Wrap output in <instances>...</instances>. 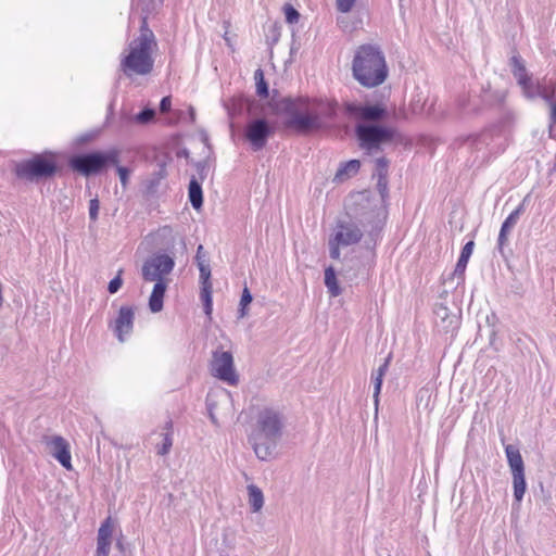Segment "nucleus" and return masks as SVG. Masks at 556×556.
Instances as JSON below:
<instances>
[{
	"mask_svg": "<svg viewBox=\"0 0 556 556\" xmlns=\"http://www.w3.org/2000/svg\"><path fill=\"white\" fill-rule=\"evenodd\" d=\"M273 110L286 115L285 126L300 134L327 130L337 117L338 103L329 100L285 97L276 101Z\"/></svg>",
	"mask_w": 556,
	"mask_h": 556,
	"instance_id": "nucleus-1",
	"label": "nucleus"
},
{
	"mask_svg": "<svg viewBox=\"0 0 556 556\" xmlns=\"http://www.w3.org/2000/svg\"><path fill=\"white\" fill-rule=\"evenodd\" d=\"M282 431L283 415L280 410L265 407L258 412L249 443L260 460H268L274 456Z\"/></svg>",
	"mask_w": 556,
	"mask_h": 556,
	"instance_id": "nucleus-2",
	"label": "nucleus"
},
{
	"mask_svg": "<svg viewBox=\"0 0 556 556\" xmlns=\"http://www.w3.org/2000/svg\"><path fill=\"white\" fill-rule=\"evenodd\" d=\"M139 30V36L128 45V53L121 59V71L128 78H132L135 75H149L154 67L152 52L153 48L157 46L154 33L144 20L140 24Z\"/></svg>",
	"mask_w": 556,
	"mask_h": 556,
	"instance_id": "nucleus-3",
	"label": "nucleus"
},
{
	"mask_svg": "<svg viewBox=\"0 0 556 556\" xmlns=\"http://www.w3.org/2000/svg\"><path fill=\"white\" fill-rule=\"evenodd\" d=\"M352 71L354 78L364 87L381 85L388 76L383 52L374 45L361 46L353 59Z\"/></svg>",
	"mask_w": 556,
	"mask_h": 556,
	"instance_id": "nucleus-4",
	"label": "nucleus"
},
{
	"mask_svg": "<svg viewBox=\"0 0 556 556\" xmlns=\"http://www.w3.org/2000/svg\"><path fill=\"white\" fill-rule=\"evenodd\" d=\"M59 166L55 154L50 151L36 153L30 159L13 162L15 178L26 182H40L55 176Z\"/></svg>",
	"mask_w": 556,
	"mask_h": 556,
	"instance_id": "nucleus-5",
	"label": "nucleus"
},
{
	"mask_svg": "<svg viewBox=\"0 0 556 556\" xmlns=\"http://www.w3.org/2000/svg\"><path fill=\"white\" fill-rule=\"evenodd\" d=\"M355 137L359 148L368 155L382 151L383 144L402 139L397 129L379 123H358L355 126Z\"/></svg>",
	"mask_w": 556,
	"mask_h": 556,
	"instance_id": "nucleus-6",
	"label": "nucleus"
},
{
	"mask_svg": "<svg viewBox=\"0 0 556 556\" xmlns=\"http://www.w3.org/2000/svg\"><path fill=\"white\" fill-rule=\"evenodd\" d=\"M121 151L110 149L106 151H91L74 154L68 160V166L76 173L90 177L100 174L111 165L119 163Z\"/></svg>",
	"mask_w": 556,
	"mask_h": 556,
	"instance_id": "nucleus-7",
	"label": "nucleus"
},
{
	"mask_svg": "<svg viewBox=\"0 0 556 556\" xmlns=\"http://www.w3.org/2000/svg\"><path fill=\"white\" fill-rule=\"evenodd\" d=\"M509 65L511 74L521 88L522 96L527 100L533 101L538 98L544 101L551 100L549 98L554 89H548L544 80L535 79L533 75L527 71L523 60L519 54H514L510 58Z\"/></svg>",
	"mask_w": 556,
	"mask_h": 556,
	"instance_id": "nucleus-8",
	"label": "nucleus"
},
{
	"mask_svg": "<svg viewBox=\"0 0 556 556\" xmlns=\"http://www.w3.org/2000/svg\"><path fill=\"white\" fill-rule=\"evenodd\" d=\"M504 450L513 477L514 500L520 504L527 491L525 462L517 445L507 444Z\"/></svg>",
	"mask_w": 556,
	"mask_h": 556,
	"instance_id": "nucleus-9",
	"label": "nucleus"
},
{
	"mask_svg": "<svg viewBox=\"0 0 556 556\" xmlns=\"http://www.w3.org/2000/svg\"><path fill=\"white\" fill-rule=\"evenodd\" d=\"M211 374L229 386L239 383V375L235 368L233 355L230 351L216 349L212 353Z\"/></svg>",
	"mask_w": 556,
	"mask_h": 556,
	"instance_id": "nucleus-10",
	"label": "nucleus"
},
{
	"mask_svg": "<svg viewBox=\"0 0 556 556\" xmlns=\"http://www.w3.org/2000/svg\"><path fill=\"white\" fill-rule=\"evenodd\" d=\"M348 210L349 220H338L336 226V232L333 235V237H336V240L339 243H342V247L356 244L361 241L363 237V231L356 225V223L352 220V217L357 219L359 223H364V220L366 219L364 218V214L359 213L356 208L349 206Z\"/></svg>",
	"mask_w": 556,
	"mask_h": 556,
	"instance_id": "nucleus-11",
	"label": "nucleus"
},
{
	"mask_svg": "<svg viewBox=\"0 0 556 556\" xmlns=\"http://www.w3.org/2000/svg\"><path fill=\"white\" fill-rule=\"evenodd\" d=\"M274 134L275 127L267 118L255 117L247 123L243 136L253 151H261Z\"/></svg>",
	"mask_w": 556,
	"mask_h": 556,
	"instance_id": "nucleus-12",
	"label": "nucleus"
},
{
	"mask_svg": "<svg viewBox=\"0 0 556 556\" xmlns=\"http://www.w3.org/2000/svg\"><path fill=\"white\" fill-rule=\"evenodd\" d=\"M175 267V260L166 253H156L146 260L141 275L144 281H157L164 279L163 276L168 275Z\"/></svg>",
	"mask_w": 556,
	"mask_h": 556,
	"instance_id": "nucleus-13",
	"label": "nucleus"
},
{
	"mask_svg": "<svg viewBox=\"0 0 556 556\" xmlns=\"http://www.w3.org/2000/svg\"><path fill=\"white\" fill-rule=\"evenodd\" d=\"M345 111L351 116L364 121L365 123H379L388 117V110L381 103H354L345 104Z\"/></svg>",
	"mask_w": 556,
	"mask_h": 556,
	"instance_id": "nucleus-14",
	"label": "nucleus"
},
{
	"mask_svg": "<svg viewBox=\"0 0 556 556\" xmlns=\"http://www.w3.org/2000/svg\"><path fill=\"white\" fill-rule=\"evenodd\" d=\"M197 265L200 271L201 292L200 298L203 303L205 315L211 316L213 312L211 267L203 257H197Z\"/></svg>",
	"mask_w": 556,
	"mask_h": 556,
	"instance_id": "nucleus-15",
	"label": "nucleus"
},
{
	"mask_svg": "<svg viewBox=\"0 0 556 556\" xmlns=\"http://www.w3.org/2000/svg\"><path fill=\"white\" fill-rule=\"evenodd\" d=\"M134 320V308L131 306H122L118 311L117 317L114 321L110 323L109 326L119 342H124L126 336L130 334L132 331Z\"/></svg>",
	"mask_w": 556,
	"mask_h": 556,
	"instance_id": "nucleus-16",
	"label": "nucleus"
},
{
	"mask_svg": "<svg viewBox=\"0 0 556 556\" xmlns=\"http://www.w3.org/2000/svg\"><path fill=\"white\" fill-rule=\"evenodd\" d=\"M433 313L435 325L441 331L451 333L453 336L454 332L459 328V315L452 313L444 304H437Z\"/></svg>",
	"mask_w": 556,
	"mask_h": 556,
	"instance_id": "nucleus-17",
	"label": "nucleus"
},
{
	"mask_svg": "<svg viewBox=\"0 0 556 556\" xmlns=\"http://www.w3.org/2000/svg\"><path fill=\"white\" fill-rule=\"evenodd\" d=\"M114 532V522L111 516L106 517L99 530L97 536L96 556H109Z\"/></svg>",
	"mask_w": 556,
	"mask_h": 556,
	"instance_id": "nucleus-18",
	"label": "nucleus"
},
{
	"mask_svg": "<svg viewBox=\"0 0 556 556\" xmlns=\"http://www.w3.org/2000/svg\"><path fill=\"white\" fill-rule=\"evenodd\" d=\"M49 445L51 446V454L52 456L65 468L71 469L72 468V456L70 451V444L68 442L60 437L54 435L51 441L49 442Z\"/></svg>",
	"mask_w": 556,
	"mask_h": 556,
	"instance_id": "nucleus-19",
	"label": "nucleus"
},
{
	"mask_svg": "<svg viewBox=\"0 0 556 556\" xmlns=\"http://www.w3.org/2000/svg\"><path fill=\"white\" fill-rule=\"evenodd\" d=\"M166 288L167 283L165 279H157V281H155L149 298V308L152 313H159L163 309Z\"/></svg>",
	"mask_w": 556,
	"mask_h": 556,
	"instance_id": "nucleus-20",
	"label": "nucleus"
},
{
	"mask_svg": "<svg viewBox=\"0 0 556 556\" xmlns=\"http://www.w3.org/2000/svg\"><path fill=\"white\" fill-rule=\"evenodd\" d=\"M475 248L473 240H469L462 249L460 255L458 257V261L456 263L454 271L451 274V278H457L458 280H464L465 270L467 267V264L469 262V258L472 254Z\"/></svg>",
	"mask_w": 556,
	"mask_h": 556,
	"instance_id": "nucleus-21",
	"label": "nucleus"
},
{
	"mask_svg": "<svg viewBox=\"0 0 556 556\" xmlns=\"http://www.w3.org/2000/svg\"><path fill=\"white\" fill-rule=\"evenodd\" d=\"M168 161H170V157L168 156L157 159V168L153 172L152 177L147 182V189L149 192H154L159 188L161 180L167 176L166 166Z\"/></svg>",
	"mask_w": 556,
	"mask_h": 556,
	"instance_id": "nucleus-22",
	"label": "nucleus"
},
{
	"mask_svg": "<svg viewBox=\"0 0 556 556\" xmlns=\"http://www.w3.org/2000/svg\"><path fill=\"white\" fill-rule=\"evenodd\" d=\"M489 135L488 134H475L468 135L466 137H460V146L470 150V151H481L485 149L489 144Z\"/></svg>",
	"mask_w": 556,
	"mask_h": 556,
	"instance_id": "nucleus-23",
	"label": "nucleus"
},
{
	"mask_svg": "<svg viewBox=\"0 0 556 556\" xmlns=\"http://www.w3.org/2000/svg\"><path fill=\"white\" fill-rule=\"evenodd\" d=\"M188 197H189L190 204L194 210H200L202 207V205H203L202 182L195 176H192L189 181Z\"/></svg>",
	"mask_w": 556,
	"mask_h": 556,
	"instance_id": "nucleus-24",
	"label": "nucleus"
},
{
	"mask_svg": "<svg viewBox=\"0 0 556 556\" xmlns=\"http://www.w3.org/2000/svg\"><path fill=\"white\" fill-rule=\"evenodd\" d=\"M506 97H507V91L505 90H492L491 88L489 89H483V94H482V102L483 104L490 106V108H501L503 105H505V100H506Z\"/></svg>",
	"mask_w": 556,
	"mask_h": 556,
	"instance_id": "nucleus-25",
	"label": "nucleus"
},
{
	"mask_svg": "<svg viewBox=\"0 0 556 556\" xmlns=\"http://www.w3.org/2000/svg\"><path fill=\"white\" fill-rule=\"evenodd\" d=\"M361 168V162L358 160H350L344 162L338 168L333 181L341 182L350 177L355 176Z\"/></svg>",
	"mask_w": 556,
	"mask_h": 556,
	"instance_id": "nucleus-26",
	"label": "nucleus"
},
{
	"mask_svg": "<svg viewBox=\"0 0 556 556\" xmlns=\"http://www.w3.org/2000/svg\"><path fill=\"white\" fill-rule=\"evenodd\" d=\"M363 265L361 264V261L355 258V257H351V258H345L344 261V264H343V268L341 270V275L348 279L349 281H355L358 276L362 274L363 271Z\"/></svg>",
	"mask_w": 556,
	"mask_h": 556,
	"instance_id": "nucleus-27",
	"label": "nucleus"
},
{
	"mask_svg": "<svg viewBox=\"0 0 556 556\" xmlns=\"http://www.w3.org/2000/svg\"><path fill=\"white\" fill-rule=\"evenodd\" d=\"M251 105L252 101L249 98L244 97L231 98L228 102H225L224 104L230 117L241 114L245 108L250 110Z\"/></svg>",
	"mask_w": 556,
	"mask_h": 556,
	"instance_id": "nucleus-28",
	"label": "nucleus"
},
{
	"mask_svg": "<svg viewBox=\"0 0 556 556\" xmlns=\"http://www.w3.org/2000/svg\"><path fill=\"white\" fill-rule=\"evenodd\" d=\"M325 286L332 298H337L342 293V289L337 279V271L333 266H328L325 269Z\"/></svg>",
	"mask_w": 556,
	"mask_h": 556,
	"instance_id": "nucleus-29",
	"label": "nucleus"
},
{
	"mask_svg": "<svg viewBox=\"0 0 556 556\" xmlns=\"http://www.w3.org/2000/svg\"><path fill=\"white\" fill-rule=\"evenodd\" d=\"M529 195H527L523 201L505 218V220L502 223L500 230H505L509 233V231L516 226L518 223L521 214L525 212V203L527 201Z\"/></svg>",
	"mask_w": 556,
	"mask_h": 556,
	"instance_id": "nucleus-30",
	"label": "nucleus"
},
{
	"mask_svg": "<svg viewBox=\"0 0 556 556\" xmlns=\"http://www.w3.org/2000/svg\"><path fill=\"white\" fill-rule=\"evenodd\" d=\"M249 504L254 513L260 511L264 505L262 490L255 484L248 485Z\"/></svg>",
	"mask_w": 556,
	"mask_h": 556,
	"instance_id": "nucleus-31",
	"label": "nucleus"
},
{
	"mask_svg": "<svg viewBox=\"0 0 556 556\" xmlns=\"http://www.w3.org/2000/svg\"><path fill=\"white\" fill-rule=\"evenodd\" d=\"M163 0H139L138 5L141 10V23L143 20L148 23V18L151 14L156 13V11L162 7Z\"/></svg>",
	"mask_w": 556,
	"mask_h": 556,
	"instance_id": "nucleus-32",
	"label": "nucleus"
},
{
	"mask_svg": "<svg viewBox=\"0 0 556 556\" xmlns=\"http://www.w3.org/2000/svg\"><path fill=\"white\" fill-rule=\"evenodd\" d=\"M254 79L256 85V94L260 98H267L269 96V86L264 77V72L261 68H257L254 72Z\"/></svg>",
	"mask_w": 556,
	"mask_h": 556,
	"instance_id": "nucleus-33",
	"label": "nucleus"
},
{
	"mask_svg": "<svg viewBox=\"0 0 556 556\" xmlns=\"http://www.w3.org/2000/svg\"><path fill=\"white\" fill-rule=\"evenodd\" d=\"M252 301H253L252 293L250 292L248 287H244L242 290L239 308H238L239 318H243L247 316L248 306L251 304Z\"/></svg>",
	"mask_w": 556,
	"mask_h": 556,
	"instance_id": "nucleus-34",
	"label": "nucleus"
},
{
	"mask_svg": "<svg viewBox=\"0 0 556 556\" xmlns=\"http://www.w3.org/2000/svg\"><path fill=\"white\" fill-rule=\"evenodd\" d=\"M155 115H156L155 109L144 108L135 115L134 119L138 124L146 125V124L151 123L154 119Z\"/></svg>",
	"mask_w": 556,
	"mask_h": 556,
	"instance_id": "nucleus-35",
	"label": "nucleus"
},
{
	"mask_svg": "<svg viewBox=\"0 0 556 556\" xmlns=\"http://www.w3.org/2000/svg\"><path fill=\"white\" fill-rule=\"evenodd\" d=\"M375 164L374 177H377V179L388 178L389 160L381 156L376 160Z\"/></svg>",
	"mask_w": 556,
	"mask_h": 556,
	"instance_id": "nucleus-36",
	"label": "nucleus"
},
{
	"mask_svg": "<svg viewBox=\"0 0 556 556\" xmlns=\"http://www.w3.org/2000/svg\"><path fill=\"white\" fill-rule=\"evenodd\" d=\"M501 111V117H500V125L501 127L505 128L510 126L515 121V113L513 110L507 108L506 105H503L500 108Z\"/></svg>",
	"mask_w": 556,
	"mask_h": 556,
	"instance_id": "nucleus-37",
	"label": "nucleus"
},
{
	"mask_svg": "<svg viewBox=\"0 0 556 556\" xmlns=\"http://www.w3.org/2000/svg\"><path fill=\"white\" fill-rule=\"evenodd\" d=\"M172 446H173V435H172V432L163 433V442L157 447V454L161 455V456L167 455L169 453Z\"/></svg>",
	"mask_w": 556,
	"mask_h": 556,
	"instance_id": "nucleus-38",
	"label": "nucleus"
},
{
	"mask_svg": "<svg viewBox=\"0 0 556 556\" xmlns=\"http://www.w3.org/2000/svg\"><path fill=\"white\" fill-rule=\"evenodd\" d=\"M286 22L289 24H294L300 18L299 11L290 3H286L283 7Z\"/></svg>",
	"mask_w": 556,
	"mask_h": 556,
	"instance_id": "nucleus-39",
	"label": "nucleus"
},
{
	"mask_svg": "<svg viewBox=\"0 0 556 556\" xmlns=\"http://www.w3.org/2000/svg\"><path fill=\"white\" fill-rule=\"evenodd\" d=\"M371 380H372V383H374V394H372V397H374V403H375V407H376V410H377L378 409V404H379V395H380L381 388H382V382H383V377L371 375Z\"/></svg>",
	"mask_w": 556,
	"mask_h": 556,
	"instance_id": "nucleus-40",
	"label": "nucleus"
},
{
	"mask_svg": "<svg viewBox=\"0 0 556 556\" xmlns=\"http://www.w3.org/2000/svg\"><path fill=\"white\" fill-rule=\"evenodd\" d=\"M280 38V26L278 24H271L268 27V33L266 35V40L269 46H273L278 42Z\"/></svg>",
	"mask_w": 556,
	"mask_h": 556,
	"instance_id": "nucleus-41",
	"label": "nucleus"
},
{
	"mask_svg": "<svg viewBox=\"0 0 556 556\" xmlns=\"http://www.w3.org/2000/svg\"><path fill=\"white\" fill-rule=\"evenodd\" d=\"M122 275H123V269H119L117 271V275L110 280L109 285H108V291L110 294H115L123 286V278H122Z\"/></svg>",
	"mask_w": 556,
	"mask_h": 556,
	"instance_id": "nucleus-42",
	"label": "nucleus"
},
{
	"mask_svg": "<svg viewBox=\"0 0 556 556\" xmlns=\"http://www.w3.org/2000/svg\"><path fill=\"white\" fill-rule=\"evenodd\" d=\"M340 247H342V243H339L336 240V237H333V236L330 237V239H329V256L332 260H339L340 258V255H341Z\"/></svg>",
	"mask_w": 556,
	"mask_h": 556,
	"instance_id": "nucleus-43",
	"label": "nucleus"
},
{
	"mask_svg": "<svg viewBox=\"0 0 556 556\" xmlns=\"http://www.w3.org/2000/svg\"><path fill=\"white\" fill-rule=\"evenodd\" d=\"M508 244V232L505 230H500L497 238V251L498 253L505 257V247Z\"/></svg>",
	"mask_w": 556,
	"mask_h": 556,
	"instance_id": "nucleus-44",
	"label": "nucleus"
},
{
	"mask_svg": "<svg viewBox=\"0 0 556 556\" xmlns=\"http://www.w3.org/2000/svg\"><path fill=\"white\" fill-rule=\"evenodd\" d=\"M114 166L116 167V172L118 174L119 181H121L123 188H126L128 185L130 170L127 167L121 166L118 164L114 165Z\"/></svg>",
	"mask_w": 556,
	"mask_h": 556,
	"instance_id": "nucleus-45",
	"label": "nucleus"
},
{
	"mask_svg": "<svg viewBox=\"0 0 556 556\" xmlns=\"http://www.w3.org/2000/svg\"><path fill=\"white\" fill-rule=\"evenodd\" d=\"M99 208H100V202H99L98 198L91 199L89 201V218H90V220L96 222L98 219Z\"/></svg>",
	"mask_w": 556,
	"mask_h": 556,
	"instance_id": "nucleus-46",
	"label": "nucleus"
},
{
	"mask_svg": "<svg viewBox=\"0 0 556 556\" xmlns=\"http://www.w3.org/2000/svg\"><path fill=\"white\" fill-rule=\"evenodd\" d=\"M356 0H336L337 10L341 13L350 12Z\"/></svg>",
	"mask_w": 556,
	"mask_h": 556,
	"instance_id": "nucleus-47",
	"label": "nucleus"
},
{
	"mask_svg": "<svg viewBox=\"0 0 556 556\" xmlns=\"http://www.w3.org/2000/svg\"><path fill=\"white\" fill-rule=\"evenodd\" d=\"M377 190L382 201H384L389 195L388 178L377 179Z\"/></svg>",
	"mask_w": 556,
	"mask_h": 556,
	"instance_id": "nucleus-48",
	"label": "nucleus"
},
{
	"mask_svg": "<svg viewBox=\"0 0 556 556\" xmlns=\"http://www.w3.org/2000/svg\"><path fill=\"white\" fill-rule=\"evenodd\" d=\"M194 165H195L197 173L199 176L198 179L202 182L207 176L208 166H207L206 162H204V161H199Z\"/></svg>",
	"mask_w": 556,
	"mask_h": 556,
	"instance_id": "nucleus-49",
	"label": "nucleus"
},
{
	"mask_svg": "<svg viewBox=\"0 0 556 556\" xmlns=\"http://www.w3.org/2000/svg\"><path fill=\"white\" fill-rule=\"evenodd\" d=\"M555 91L551 94V100L549 101H545L548 105H549V109H551V113H549V123H551V126L556 124V101H555Z\"/></svg>",
	"mask_w": 556,
	"mask_h": 556,
	"instance_id": "nucleus-50",
	"label": "nucleus"
},
{
	"mask_svg": "<svg viewBox=\"0 0 556 556\" xmlns=\"http://www.w3.org/2000/svg\"><path fill=\"white\" fill-rule=\"evenodd\" d=\"M390 361H391V355L386 357L383 363L376 370H374L371 375L384 377L386 372L388 371Z\"/></svg>",
	"mask_w": 556,
	"mask_h": 556,
	"instance_id": "nucleus-51",
	"label": "nucleus"
},
{
	"mask_svg": "<svg viewBox=\"0 0 556 556\" xmlns=\"http://www.w3.org/2000/svg\"><path fill=\"white\" fill-rule=\"evenodd\" d=\"M170 108H172L170 97L169 96L163 97L160 101V106H159L160 112L167 113V112H169Z\"/></svg>",
	"mask_w": 556,
	"mask_h": 556,
	"instance_id": "nucleus-52",
	"label": "nucleus"
},
{
	"mask_svg": "<svg viewBox=\"0 0 556 556\" xmlns=\"http://www.w3.org/2000/svg\"><path fill=\"white\" fill-rule=\"evenodd\" d=\"M92 138H93L92 134H83L76 138L75 142L77 144H84V143L91 141Z\"/></svg>",
	"mask_w": 556,
	"mask_h": 556,
	"instance_id": "nucleus-53",
	"label": "nucleus"
},
{
	"mask_svg": "<svg viewBox=\"0 0 556 556\" xmlns=\"http://www.w3.org/2000/svg\"><path fill=\"white\" fill-rule=\"evenodd\" d=\"M352 200H353V204H355V205H358L362 202H365L366 205L369 204L368 199L363 193H358L356 197H352Z\"/></svg>",
	"mask_w": 556,
	"mask_h": 556,
	"instance_id": "nucleus-54",
	"label": "nucleus"
},
{
	"mask_svg": "<svg viewBox=\"0 0 556 556\" xmlns=\"http://www.w3.org/2000/svg\"><path fill=\"white\" fill-rule=\"evenodd\" d=\"M176 156L179 157V159L184 157L186 160H189L190 151L188 149H186V148L180 149V150L177 151Z\"/></svg>",
	"mask_w": 556,
	"mask_h": 556,
	"instance_id": "nucleus-55",
	"label": "nucleus"
},
{
	"mask_svg": "<svg viewBox=\"0 0 556 556\" xmlns=\"http://www.w3.org/2000/svg\"><path fill=\"white\" fill-rule=\"evenodd\" d=\"M377 236H378V232H377V231H371V232L369 233V237H370V239L374 241V243H372V247H370V245H369V243H368V244H367V248H372V249H374V248L376 247V239H375V237H377Z\"/></svg>",
	"mask_w": 556,
	"mask_h": 556,
	"instance_id": "nucleus-56",
	"label": "nucleus"
},
{
	"mask_svg": "<svg viewBox=\"0 0 556 556\" xmlns=\"http://www.w3.org/2000/svg\"><path fill=\"white\" fill-rule=\"evenodd\" d=\"M165 430H166V432H172L173 433V422H172V420H169V421H167L165 424Z\"/></svg>",
	"mask_w": 556,
	"mask_h": 556,
	"instance_id": "nucleus-57",
	"label": "nucleus"
},
{
	"mask_svg": "<svg viewBox=\"0 0 556 556\" xmlns=\"http://www.w3.org/2000/svg\"><path fill=\"white\" fill-rule=\"evenodd\" d=\"M189 115H190L191 122H194V119H195V111H194V109L192 106L189 108Z\"/></svg>",
	"mask_w": 556,
	"mask_h": 556,
	"instance_id": "nucleus-58",
	"label": "nucleus"
},
{
	"mask_svg": "<svg viewBox=\"0 0 556 556\" xmlns=\"http://www.w3.org/2000/svg\"><path fill=\"white\" fill-rule=\"evenodd\" d=\"M116 548L119 549L121 552H124V544L119 539L116 541Z\"/></svg>",
	"mask_w": 556,
	"mask_h": 556,
	"instance_id": "nucleus-59",
	"label": "nucleus"
},
{
	"mask_svg": "<svg viewBox=\"0 0 556 556\" xmlns=\"http://www.w3.org/2000/svg\"><path fill=\"white\" fill-rule=\"evenodd\" d=\"M202 251H203V247L202 245H199L198 247V250H197V255H195V258L199 256V257H203L202 256Z\"/></svg>",
	"mask_w": 556,
	"mask_h": 556,
	"instance_id": "nucleus-60",
	"label": "nucleus"
},
{
	"mask_svg": "<svg viewBox=\"0 0 556 556\" xmlns=\"http://www.w3.org/2000/svg\"><path fill=\"white\" fill-rule=\"evenodd\" d=\"M210 418L214 424H216V417L212 413L210 414Z\"/></svg>",
	"mask_w": 556,
	"mask_h": 556,
	"instance_id": "nucleus-61",
	"label": "nucleus"
}]
</instances>
